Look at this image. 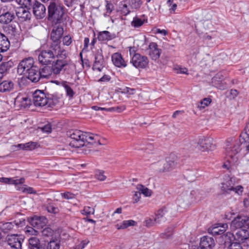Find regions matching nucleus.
I'll list each match as a JSON object with an SVG mask.
<instances>
[{"label":"nucleus","mask_w":249,"mask_h":249,"mask_svg":"<svg viewBox=\"0 0 249 249\" xmlns=\"http://www.w3.org/2000/svg\"><path fill=\"white\" fill-rule=\"evenodd\" d=\"M33 13L37 19L44 18L46 14L45 6L40 2L36 1L33 6Z\"/></svg>","instance_id":"nucleus-19"},{"label":"nucleus","mask_w":249,"mask_h":249,"mask_svg":"<svg viewBox=\"0 0 249 249\" xmlns=\"http://www.w3.org/2000/svg\"><path fill=\"white\" fill-rule=\"evenodd\" d=\"M166 212V210L165 208H161L157 211L155 217V221H156L157 224H160L162 222H164L166 220V218L164 216Z\"/></svg>","instance_id":"nucleus-31"},{"label":"nucleus","mask_w":249,"mask_h":249,"mask_svg":"<svg viewBox=\"0 0 249 249\" xmlns=\"http://www.w3.org/2000/svg\"><path fill=\"white\" fill-rule=\"evenodd\" d=\"M15 105L20 107L26 108L31 105V101L27 97L18 95L15 99Z\"/></svg>","instance_id":"nucleus-25"},{"label":"nucleus","mask_w":249,"mask_h":249,"mask_svg":"<svg viewBox=\"0 0 249 249\" xmlns=\"http://www.w3.org/2000/svg\"><path fill=\"white\" fill-rule=\"evenodd\" d=\"M40 74L39 68L35 65L24 74L32 82L36 83L40 79Z\"/></svg>","instance_id":"nucleus-22"},{"label":"nucleus","mask_w":249,"mask_h":249,"mask_svg":"<svg viewBox=\"0 0 249 249\" xmlns=\"http://www.w3.org/2000/svg\"><path fill=\"white\" fill-rule=\"evenodd\" d=\"M63 33L64 29L62 26H54L50 34V39L52 41L50 45H54L56 44L60 47H61L60 39Z\"/></svg>","instance_id":"nucleus-14"},{"label":"nucleus","mask_w":249,"mask_h":249,"mask_svg":"<svg viewBox=\"0 0 249 249\" xmlns=\"http://www.w3.org/2000/svg\"><path fill=\"white\" fill-rule=\"evenodd\" d=\"M231 234L222 235L219 238L220 249H243L239 243H231Z\"/></svg>","instance_id":"nucleus-9"},{"label":"nucleus","mask_w":249,"mask_h":249,"mask_svg":"<svg viewBox=\"0 0 249 249\" xmlns=\"http://www.w3.org/2000/svg\"><path fill=\"white\" fill-rule=\"evenodd\" d=\"M130 63L137 69L145 68L148 65L149 60L147 56L139 53L134 54L131 58Z\"/></svg>","instance_id":"nucleus-13"},{"label":"nucleus","mask_w":249,"mask_h":249,"mask_svg":"<svg viewBox=\"0 0 249 249\" xmlns=\"http://www.w3.org/2000/svg\"><path fill=\"white\" fill-rule=\"evenodd\" d=\"M106 62L103 55L102 49H98L94 53V61L92 66V69L98 71H101L105 67Z\"/></svg>","instance_id":"nucleus-16"},{"label":"nucleus","mask_w":249,"mask_h":249,"mask_svg":"<svg viewBox=\"0 0 249 249\" xmlns=\"http://www.w3.org/2000/svg\"><path fill=\"white\" fill-rule=\"evenodd\" d=\"M114 8L113 5L108 1H107V4L106 5V13L104 14L105 16H108L111 14Z\"/></svg>","instance_id":"nucleus-52"},{"label":"nucleus","mask_w":249,"mask_h":249,"mask_svg":"<svg viewBox=\"0 0 249 249\" xmlns=\"http://www.w3.org/2000/svg\"><path fill=\"white\" fill-rule=\"evenodd\" d=\"M48 20L53 24H64L67 15L64 12V7L55 2H51L48 7Z\"/></svg>","instance_id":"nucleus-5"},{"label":"nucleus","mask_w":249,"mask_h":249,"mask_svg":"<svg viewBox=\"0 0 249 249\" xmlns=\"http://www.w3.org/2000/svg\"><path fill=\"white\" fill-rule=\"evenodd\" d=\"M53 232V231L50 228H46L42 231V235L46 237L52 236Z\"/></svg>","instance_id":"nucleus-58"},{"label":"nucleus","mask_w":249,"mask_h":249,"mask_svg":"<svg viewBox=\"0 0 249 249\" xmlns=\"http://www.w3.org/2000/svg\"><path fill=\"white\" fill-rule=\"evenodd\" d=\"M173 234V228L169 227L167 228L164 232L160 234V237L162 238H169Z\"/></svg>","instance_id":"nucleus-46"},{"label":"nucleus","mask_w":249,"mask_h":249,"mask_svg":"<svg viewBox=\"0 0 249 249\" xmlns=\"http://www.w3.org/2000/svg\"><path fill=\"white\" fill-rule=\"evenodd\" d=\"M64 62L61 60H54L51 66H43L39 69L40 78H48L52 74L53 75H57L60 73L61 71H63L66 73L69 74L71 73L74 67L73 64H65Z\"/></svg>","instance_id":"nucleus-2"},{"label":"nucleus","mask_w":249,"mask_h":249,"mask_svg":"<svg viewBox=\"0 0 249 249\" xmlns=\"http://www.w3.org/2000/svg\"><path fill=\"white\" fill-rule=\"evenodd\" d=\"M105 172L102 170H98L96 173V178L100 181H104L106 179Z\"/></svg>","instance_id":"nucleus-55"},{"label":"nucleus","mask_w":249,"mask_h":249,"mask_svg":"<svg viewBox=\"0 0 249 249\" xmlns=\"http://www.w3.org/2000/svg\"><path fill=\"white\" fill-rule=\"evenodd\" d=\"M115 37L116 35L114 33H111L107 31L99 32L97 35V38L101 41L111 40Z\"/></svg>","instance_id":"nucleus-26"},{"label":"nucleus","mask_w":249,"mask_h":249,"mask_svg":"<svg viewBox=\"0 0 249 249\" xmlns=\"http://www.w3.org/2000/svg\"><path fill=\"white\" fill-rule=\"evenodd\" d=\"M19 191L23 193H27L28 194H35L34 192L33 189L30 187L22 186L18 189Z\"/></svg>","instance_id":"nucleus-54"},{"label":"nucleus","mask_w":249,"mask_h":249,"mask_svg":"<svg viewBox=\"0 0 249 249\" xmlns=\"http://www.w3.org/2000/svg\"><path fill=\"white\" fill-rule=\"evenodd\" d=\"M62 85L64 88L66 90L67 95L71 98L73 97L74 94V92L73 91L72 89L70 87V86L68 84L67 82L63 81L62 82Z\"/></svg>","instance_id":"nucleus-42"},{"label":"nucleus","mask_w":249,"mask_h":249,"mask_svg":"<svg viewBox=\"0 0 249 249\" xmlns=\"http://www.w3.org/2000/svg\"><path fill=\"white\" fill-rule=\"evenodd\" d=\"M249 139V123L244 129V131L241 133L240 136V141L242 142H246V139Z\"/></svg>","instance_id":"nucleus-40"},{"label":"nucleus","mask_w":249,"mask_h":249,"mask_svg":"<svg viewBox=\"0 0 249 249\" xmlns=\"http://www.w3.org/2000/svg\"><path fill=\"white\" fill-rule=\"evenodd\" d=\"M46 209H47V211L49 213H56V211L57 209L56 207H55L53 205H48L46 207Z\"/></svg>","instance_id":"nucleus-63"},{"label":"nucleus","mask_w":249,"mask_h":249,"mask_svg":"<svg viewBox=\"0 0 249 249\" xmlns=\"http://www.w3.org/2000/svg\"><path fill=\"white\" fill-rule=\"evenodd\" d=\"M199 193L197 190H193L189 193H183L178 198L177 203L179 206L185 208L191 203L200 199L201 198L198 196Z\"/></svg>","instance_id":"nucleus-6"},{"label":"nucleus","mask_w":249,"mask_h":249,"mask_svg":"<svg viewBox=\"0 0 249 249\" xmlns=\"http://www.w3.org/2000/svg\"><path fill=\"white\" fill-rule=\"evenodd\" d=\"M47 249H59L60 241L57 239L52 238L50 241H46Z\"/></svg>","instance_id":"nucleus-33"},{"label":"nucleus","mask_w":249,"mask_h":249,"mask_svg":"<svg viewBox=\"0 0 249 249\" xmlns=\"http://www.w3.org/2000/svg\"><path fill=\"white\" fill-rule=\"evenodd\" d=\"M141 194L140 191L135 192L134 196H133V202L137 203L138 202L141 198Z\"/></svg>","instance_id":"nucleus-62"},{"label":"nucleus","mask_w":249,"mask_h":249,"mask_svg":"<svg viewBox=\"0 0 249 249\" xmlns=\"http://www.w3.org/2000/svg\"><path fill=\"white\" fill-rule=\"evenodd\" d=\"M72 42V38L70 35L65 36L63 37V45L66 46H69Z\"/></svg>","instance_id":"nucleus-59"},{"label":"nucleus","mask_w":249,"mask_h":249,"mask_svg":"<svg viewBox=\"0 0 249 249\" xmlns=\"http://www.w3.org/2000/svg\"><path fill=\"white\" fill-rule=\"evenodd\" d=\"M221 189L223 194H230L232 191L233 183L230 179L226 182L221 184Z\"/></svg>","instance_id":"nucleus-32"},{"label":"nucleus","mask_w":249,"mask_h":249,"mask_svg":"<svg viewBox=\"0 0 249 249\" xmlns=\"http://www.w3.org/2000/svg\"><path fill=\"white\" fill-rule=\"evenodd\" d=\"M61 195L62 197L67 199H72L75 198V195L70 192H67L64 193H61Z\"/></svg>","instance_id":"nucleus-61"},{"label":"nucleus","mask_w":249,"mask_h":249,"mask_svg":"<svg viewBox=\"0 0 249 249\" xmlns=\"http://www.w3.org/2000/svg\"><path fill=\"white\" fill-rule=\"evenodd\" d=\"M11 67L9 62H3L0 65V79H1L8 72Z\"/></svg>","instance_id":"nucleus-34"},{"label":"nucleus","mask_w":249,"mask_h":249,"mask_svg":"<svg viewBox=\"0 0 249 249\" xmlns=\"http://www.w3.org/2000/svg\"><path fill=\"white\" fill-rule=\"evenodd\" d=\"M233 215H234V213H231V212H226L224 215V218L228 220H230Z\"/></svg>","instance_id":"nucleus-64"},{"label":"nucleus","mask_w":249,"mask_h":249,"mask_svg":"<svg viewBox=\"0 0 249 249\" xmlns=\"http://www.w3.org/2000/svg\"><path fill=\"white\" fill-rule=\"evenodd\" d=\"M13 223L17 228L22 227L25 225V220L22 218L17 219L13 221Z\"/></svg>","instance_id":"nucleus-49"},{"label":"nucleus","mask_w":249,"mask_h":249,"mask_svg":"<svg viewBox=\"0 0 249 249\" xmlns=\"http://www.w3.org/2000/svg\"><path fill=\"white\" fill-rule=\"evenodd\" d=\"M24 238L19 234L8 235L6 237V242L11 249H22V244Z\"/></svg>","instance_id":"nucleus-11"},{"label":"nucleus","mask_w":249,"mask_h":249,"mask_svg":"<svg viewBox=\"0 0 249 249\" xmlns=\"http://www.w3.org/2000/svg\"><path fill=\"white\" fill-rule=\"evenodd\" d=\"M14 227L13 222H6L0 226V229L4 233H7L12 230Z\"/></svg>","instance_id":"nucleus-37"},{"label":"nucleus","mask_w":249,"mask_h":249,"mask_svg":"<svg viewBox=\"0 0 249 249\" xmlns=\"http://www.w3.org/2000/svg\"><path fill=\"white\" fill-rule=\"evenodd\" d=\"M145 21V19L144 15H142L140 18L136 16L133 18L131 24L134 28H139L143 24Z\"/></svg>","instance_id":"nucleus-30"},{"label":"nucleus","mask_w":249,"mask_h":249,"mask_svg":"<svg viewBox=\"0 0 249 249\" xmlns=\"http://www.w3.org/2000/svg\"><path fill=\"white\" fill-rule=\"evenodd\" d=\"M10 46V43L8 37L0 32V52H6L9 49Z\"/></svg>","instance_id":"nucleus-27"},{"label":"nucleus","mask_w":249,"mask_h":249,"mask_svg":"<svg viewBox=\"0 0 249 249\" xmlns=\"http://www.w3.org/2000/svg\"><path fill=\"white\" fill-rule=\"evenodd\" d=\"M142 4V2L141 0H129V5L131 9H139Z\"/></svg>","instance_id":"nucleus-45"},{"label":"nucleus","mask_w":249,"mask_h":249,"mask_svg":"<svg viewBox=\"0 0 249 249\" xmlns=\"http://www.w3.org/2000/svg\"><path fill=\"white\" fill-rule=\"evenodd\" d=\"M15 13L20 22H27L31 20L32 14L24 7L15 8Z\"/></svg>","instance_id":"nucleus-17"},{"label":"nucleus","mask_w":249,"mask_h":249,"mask_svg":"<svg viewBox=\"0 0 249 249\" xmlns=\"http://www.w3.org/2000/svg\"><path fill=\"white\" fill-rule=\"evenodd\" d=\"M25 181V179L24 178H20V179H14L12 178H0V182H3L6 184H15L16 185L18 184H22Z\"/></svg>","instance_id":"nucleus-29"},{"label":"nucleus","mask_w":249,"mask_h":249,"mask_svg":"<svg viewBox=\"0 0 249 249\" xmlns=\"http://www.w3.org/2000/svg\"><path fill=\"white\" fill-rule=\"evenodd\" d=\"M40 243L38 238L32 237L29 239V249H34V248H36Z\"/></svg>","instance_id":"nucleus-38"},{"label":"nucleus","mask_w":249,"mask_h":249,"mask_svg":"<svg viewBox=\"0 0 249 249\" xmlns=\"http://www.w3.org/2000/svg\"><path fill=\"white\" fill-rule=\"evenodd\" d=\"M214 245L215 242L213 237L203 236L201 238L200 247L202 249H213Z\"/></svg>","instance_id":"nucleus-24"},{"label":"nucleus","mask_w":249,"mask_h":249,"mask_svg":"<svg viewBox=\"0 0 249 249\" xmlns=\"http://www.w3.org/2000/svg\"><path fill=\"white\" fill-rule=\"evenodd\" d=\"M60 96L57 94H46L40 90H36L33 94V102L36 107H52L57 105Z\"/></svg>","instance_id":"nucleus-4"},{"label":"nucleus","mask_w":249,"mask_h":249,"mask_svg":"<svg viewBox=\"0 0 249 249\" xmlns=\"http://www.w3.org/2000/svg\"><path fill=\"white\" fill-rule=\"evenodd\" d=\"M82 212V214L88 215L90 214H94L95 210L93 208H91L90 207H85Z\"/></svg>","instance_id":"nucleus-57"},{"label":"nucleus","mask_w":249,"mask_h":249,"mask_svg":"<svg viewBox=\"0 0 249 249\" xmlns=\"http://www.w3.org/2000/svg\"><path fill=\"white\" fill-rule=\"evenodd\" d=\"M174 0H168L167 3L169 5V11L171 14H174L177 7V5L176 3H173Z\"/></svg>","instance_id":"nucleus-47"},{"label":"nucleus","mask_w":249,"mask_h":249,"mask_svg":"<svg viewBox=\"0 0 249 249\" xmlns=\"http://www.w3.org/2000/svg\"><path fill=\"white\" fill-rule=\"evenodd\" d=\"M213 143L212 139L205 136H201L197 142V148L202 151H206L212 148Z\"/></svg>","instance_id":"nucleus-18"},{"label":"nucleus","mask_w":249,"mask_h":249,"mask_svg":"<svg viewBox=\"0 0 249 249\" xmlns=\"http://www.w3.org/2000/svg\"><path fill=\"white\" fill-rule=\"evenodd\" d=\"M137 222L133 220H124L121 224H117L116 227L118 230L124 229L129 226H135Z\"/></svg>","instance_id":"nucleus-35"},{"label":"nucleus","mask_w":249,"mask_h":249,"mask_svg":"<svg viewBox=\"0 0 249 249\" xmlns=\"http://www.w3.org/2000/svg\"><path fill=\"white\" fill-rule=\"evenodd\" d=\"M249 227V217L245 216L235 218L231 224V231L239 230V229H248Z\"/></svg>","instance_id":"nucleus-12"},{"label":"nucleus","mask_w":249,"mask_h":249,"mask_svg":"<svg viewBox=\"0 0 249 249\" xmlns=\"http://www.w3.org/2000/svg\"><path fill=\"white\" fill-rule=\"evenodd\" d=\"M15 7L11 4L3 6L1 8L0 15V22L8 24L11 22L15 18Z\"/></svg>","instance_id":"nucleus-7"},{"label":"nucleus","mask_w":249,"mask_h":249,"mask_svg":"<svg viewBox=\"0 0 249 249\" xmlns=\"http://www.w3.org/2000/svg\"><path fill=\"white\" fill-rule=\"evenodd\" d=\"M38 59L39 62L43 65H48L57 60L64 62L65 64H72L67 51L56 44L50 45L47 49L41 51Z\"/></svg>","instance_id":"nucleus-1"},{"label":"nucleus","mask_w":249,"mask_h":249,"mask_svg":"<svg viewBox=\"0 0 249 249\" xmlns=\"http://www.w3.org/2000/svg\"><path fill=\"white\" fill-rule=\"evenodd\" d=\"M137 189L140 191L141 194H142L145 196H150L151 195V191L142 184H138Z\"/></svg>","instance_id":"nucleus-39"},{"label":"nucleus","mask_w":249,"mask_h":249,"mask_svg":"<svg viewBox=\"0 0 249 249\" xmlns=\"http://www.w3.org/2000/svg\"><path fill=\"white\" fill-rule=\"evenodd\" d=\"M38 128L40 129L41 131L46 133H50L52 131V126L49 123H48L43 126L39 127Z\"/></svg>","instance_id":"nucleus-51"},{"label":"nucleus","mask_w":249,"mask_h":249,"mask_svg":"<svg viewBox=\"0 0 249 249\" xmlns=\"http://www.w3.org/2000/svg\"><path fill=\"white\" fill-rule=\"evenodd\" d=\"M175 165V162L171 160H168L166 163L164 165L165 170L169 171L171 170Z\"/></svg>","instance_id":"nucleus-56"},{"label":"nucleus","mask_w":249,"mask_h":249,"mask_svg":"<svg viewBox=\"0 0 249 249\" xmlns=\"http://www.w3.org/2000/svg\"><path fill=\"white\" fill-rule=\"evenodd\" d=\"M35 65L33 57L25 58L19 62L18 66V73L23 74Z\"/></svg>","instance_id":"nucleus-15"},{"label":"nucleus","mask_w":249,"mask_h":249,"mask_svg":"<svg viewBox=\"0 0 249 249\" xmlns=\"http://www.w3.org/2000/svg\"><path fill=\"white\" fill-rule=\"evenodd\" d=\"M111 60L113 64L117 67L122 68L127 66L126 62L119 53H115L112 54Z\"/></svg>","instance_id":"nucleus-23"},{"label":"nucleus","mask_w":249,"mask_h":249,"mask_svg":"<svg viewBox=\"0 0 249 249\" xmlns=\"http://www.w3.org/2000/svg\"><path fill=\"white\" fill-rule=\"evenodd\" d=\"M16 1L18 4L24 6L26 8L32 5V0H16Z\"/></svg>","instance_id":"nucleus-48"},{"label":"nucleus","mask_w":249,"mask_h":249,"mask_svg":"<svg viewBox=\"0 0 249 249\" xmlns=\"http://www.w3.org/2000/svg\"><path fill=\"white\" fill-rule=\"evenodd\" d=\"M208 231L213 235H220V237L218 238L219 241L220 237L222 235L225 234H224L225 231L224 230H221L219 229V227H214L212 228H209L208 229ZM226 234H229V233H226Z\"/></svg>","instance_id":"nucleus-36"},{"label":"nucleus","mask_w":249,"mask_h":249,"mask_svg":"<svg viewBox=\"0 0 249 249\" xmlns=\"http://www.w3.org/2000/svg\"><path fill=\"white\" fill-rule=\"evenodd\" d=\"M36 142H30L26 143L25 145V150H32L34 149L36 146Z\"/></svg>","instance_id":"nucleus-53"},{"label":"nucleus","mask_w":249,"mask_h":249,"mask_svg":"<svg viewBox=\"0 0 249 249\" xmlns=\"http://www.w3.org/2000/svg\"><path fill=\"white\" fill-rule=\"evenodd\" d=\"M14 88V83L11 81L5 80L0 83V92H5L11 91Z\"/></svg>","instance_id":"nucleus-28"},{"label":"nucleus","mask_w":249,"mask_h":249,"mask_svg":"<svg viewBox=\"0 0 249 249\" xmlns=\"http://www.w3.org/2000/svg\"><path fill=\"white\" fill-rule=\"evenodd\" d=\"M211 102L212 100L210 98H205L197 104V107L200 110L204 109L206 107L209 105Z\"/></svg>","instance_id":"nucleus-43"},{"label":"nucleus","mask_w":249,"mask_h":249,"mask_svg":"<svg viewBox=\"0 0 249 249\" xmlns=\"http://www.w3.org/2000/svg\"><path fill=\"white\" fill-rule=\"evenodd\" d=\"M231 237L232 236L234 240L239 243H246L247 246L249 247V231L248 229H239V230L232 231Z\"/></svg>","instance_id":"nucleus-10"},{"label":"nucleus","mask_w":249,"mask_h":249,"mask_svg":"<svg viewBox=\"0 0 249 249\" xmlns=\"http://www.w3.org/2000/svg\"><path fill=\"white\" fill-rule=\"evenodd\" d=\"M244 188L241 185H238L236 187L232 186V191L235 192V193L238 194V195H241L243 192Z\"/></svg>","instance_id":"nucleus-60"},{"label":"nucleus","mask_w":249,"mask_h":249,"mask_svg":"<svg viewBox=\"0 0 249 249\" xmlns=\"http://www.w3.org/2000/svg\"><path fill=\"white\" fill-rule=\"evenodd\" d=\"M67 135L71 139L70 142V146L74 148H79L84 146L86 142L92 143L91 141L96 140L97 135L86 132H83L80 130H71L67 133Z\"/></svg>","instance_id":"nucleus-3"},{"label":"nucleus","mask_w":249,"mask_h":249,"mask_svg":"<svg viewBox=\"0 0 249 249\" xmlns=\"http://www.w3.org/2000/svg\"><path fill=\"white\" fill-rule=\"evenodd\" d=\"M28 221L34 227L37 229L43 228L47 223V218L44 216H34L28 218Z\"/></svg>","instance_id":"nucleus-21"},{"label":"nucleus","mask_w":249,"mask_h":249,"mask_svg":"<svg viewBox=\"0 0 249 249\" xmlns=\"http://www.w3.org/2000/svg\"><path fill=\"white\" fill-rule=\"evenodd\" d=\"M120 10L123 15L126 16L129 14L131 11L128 6L125 3H121L120 5Z\"/></svg>","instance_id":"nucleus-44"},{"label":"nucleus","mask_w":249,"mask_h":249,"mask_svg":"<svg viewBox=\"0 0 249 249\" xmlns=\"http://www.w3.org/2000/svg\"><path fill=\"white\" fill-rule=\"evenodd\" d=\"M242 143L240 140L230 138L226 141V152L228 156L232 158L238 154L241 150L240 145Z\"/></svg>","instance_id":"nucleus-8"},{"label":"nucleus","mask_w":249,"mask_h":249,"mask_svg":"<svg viewBox=\"0 0 249 249\" xmlns=\"http://www.w3.org/2000/svg\"><path fill=\"white\" fill-rule=\"evenodd\" d=\"M144 223L145 226L148 228L153 226L157 224L155 218L153 219L151 218H146L144 221Z\"/></svg>","instance_id":"nucleus-50"},{"label":"nucleus","mask_w":249,"mask_h":249,"mask_svg":"<svg viewBox=\"0 0 249 249\" xmlns=\"http://www.w3.org/2000/svg\"><path fill=\"white\" fill-rule=\"evenodd\" d=\"M148 50V54L152 60L156 61L159 59L161 53V50L158 48L156 43L150 42Z\"/></svg>","instance_id":"nucleus-20"},{"label":"nucleus","mask_w":249,"mask_h":249,"mask_svg":"<svg viewBox=\"0 0 249 249\" xmlns=\"http://www.w3.org/2000/svg\"><path fill=\"white\" fill-rule=\"evenodd\" d=\"M4 31L10 35L11 37H14L17 32V29L16 26L13 25H9L5 27Z\"/></svg>","instance_id":"nucleus-41"}]
</instances>
